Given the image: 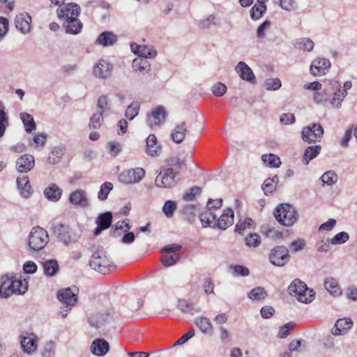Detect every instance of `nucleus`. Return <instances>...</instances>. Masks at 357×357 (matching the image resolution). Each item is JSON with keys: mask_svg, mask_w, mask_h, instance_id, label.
<instances>
[{"mask_svg": "<svg viewBox=\"0 0 357 357\" xmlns=\"http://www.w3.org/2000/svg\"><path fill=\"white\" fill-rule=\"evenodd\" d=\"M267 296V292L262 287H257L248 293V297L252 301L264 300Z\"/></svg>", "mask_w": 357, "mask_h": 357, "instance_id": "nucleus-39", "label": "nucleus"}, {"mask_svg": "<svg viewBox=\"0 0 357 357\" xmlns=\"http://www.w3.org/2000/svg\"><path fill=\"white\" fill-rule=\"evenodd\" d=\"M261 159L266 165L271 167H278L281 165L280 158L273 153L264 154Z\"/></svg>", "mask_w": 357, "mask_h": 357, "instance_id": "nucleus-41", "label": "nucleus"}, {"mask_svg": "<svg viewBox=\"0 0 357 357\" xmlns=\"http://www.w3.org/2000/svg\"><path fill=\"white\" fill-rule=\"evenodd\" d=\"M65 153V147L63 146H58L53 148L50 152L47 162L51 165H55L60 162Z\"/></svg>", "mask_w": 357, "mask_h": 357, "instance_id": "nucleus-33", "label": "nucleus"}, {"mask_svg": "<svg viewBox=\"0 0 357 357\" xmlns=\"http://www.w3.org/2000/svg\"><path fill=\"white\" fill-rule=\"evenodd\" d=\"M275 219L281 225L290 227L298 219V214L294 207L288 204H280L273 212Z\"/></svg>", "mask_w": 357, "mask_h": 357, "instance_id": "nucleus-4", "label": "nucleus"}, {"mask_svg": "<svg viewBox=\"0 0 357 357\" xmlns=\"http://www.w3.org/2000/svg\"><path fill=\"white\" fill-rule=\"evenodd\" d=\"M202 192L201 188L198 186H194L191 188L190 190H187L183 195V199L185 202H190L194 200L195 197L198 195H200Z\"/></svg>", "mask_w": 357, "mask_h": 357, "instance_id": "nucleus-46", "label": "nucleus"}, {"mask_svg": "<svg viewBox=\"0 0 357 357\" xmlns=\"http://www.w3.org/2000/svg\"><path fill=\"white\" fill-rule=\"evenodd\" d=\"M305 242L303 239L298 238L289 244V248L291 252H297L303 249Z\"/></svg>", "mask_w": 357, "mask_h": 357, "instance_id": "nucleus-60", "label": "nucleus"}, {"mask_svg": "<svg viewBox=\"0 0 357 357\" xmlns=\"http://www.w3.org/2000/svg\"><path fill=\"white\" fill-rule=\"evenodd\" d=\"M226 91H227V86L221 82H218V83L215 84L212 87L213 93L215 96H223L225 93Z\"/></svg>", "mask_w": 357, "mask_h": 357, "instance_id": "nucleus-61", "label": "nucleus"}, {"mask_svg": "<svg viewBox=\"0 0 357 357\" xmlns=\"http://www.w3.org/2000/svg\"><path fill=\"white\" fill-rule=\"evenodd\" d=\"M112 68H93L92 75L98 79H106L112 75Z\"/></svg>", "mask_w": 357, "mask_h": 357, "instance_id": "nucleus-48", "label": "nucleus"}, {"mask_svg": "<svg viewBox=\"0 0 357 357\" xmlns=\"http://www.w3.org/2000/svg\"><path fill=\"white\" fill-rule=\"evenodd\" d=\"M44 273L47 276H54L59 271V266L56 259H48L43 263Z\"/></svg>", "mask_w": 357, "mask_h": 357, "instance_id": "nucleus-32", "label": "nucleus"}, {"mask_svg": "<svg viewBox=\"0 0 357 357\" xmlns=\"http://www.w3.org/2000/svg\"><path fill=\"white\" fill-rule=\"evenodd\" d=\"M42 357H54L55 355V344L53 342H47L41 353Z\"/></svg>", "mask_w": 357, "mask_h": 357, "instance_id": "nucleus-57", "label": "nucleus"}, {"mask_svg": "<svg viewBox=\"0 0 357 357\" xmlns=\"http://www.w3.org/2000/svg\"><path fill=\"white\" fill-rule=\"evenodd\" d=\"M13 280L10 278V276L3 275L1 277V283L0 285V297L1 298H9L13 294H24V289L23 290H13Z\"/></svg>", "mask_w": 357, "mask_h": 357, "instance_id": "nucleus-11", "label": "nucleus"}, {"mask_svg": "<svg viewBox=\"0 0 357 357\" xmlns=\"http://www.w3.org/2000/svg\"><path fill=\"white\" fill-rule=\"evenodd\" d=\"M324 134V128L319 123H312L302 129L301 137L303 142L311 144L319 142Z\"/></svg>", "mask_w": 357, "mask_h": 357, "instance_id": "nucleus-8", "label": "nucleus"}, {"mask_svg": "<svg viewBox=\"0 0 357 357\" xmlns=\"http://www.w3.org/2000/svg\"><path fill=\"white\" fill-rule=\"evenodd\" d=\"M281 8L285 10L291 11L296 8L295 0H280Z\"/></svg>", "mask_w": 357, "mask_h": 357, "instance_id": "nucleus-62", "label": "nucleus"}, {"mask_svg": "<svg viewBox=\"0 0 357 357\" xmlns=\"http://www.w3.org/2000/svg\"><path fill=\"white\" fill-rule=\"evenodd\" d=\"M326 290L333 296L337 297L342 294V291L336 279L327 278L324 280Z\"/></svg>", "mask_w": 357, "mask_h": 357, "instance_id": "nucleus-27", "label": "nucleus"}, {"mask_svg": "<svg viewBox=\"0 0 357 357\" xmlns=\"http://www.w3.org/2000/svg\"><path fill=\"white\" fill-rule=\"evenodd\" d=\"M139 104L137 102H133L128 106L126 111V116L129 120H132L139 113Z\"/></svg>", "mask_w": 357, "mask_h": 357, "instance_id": "nucleus-49", "label": "nucleus"}, {"mask_svg": "<svg viewBox=\"0 0 357 357\" xmlns=\"http://www.w3.org/2000/svg\"><path fill=\"white\" fill-rule=\"evenodd\" d=\"M166 162L168 166L174 168L176 172H178L182 166L185 165L184 161L177 157H170L166 160Z\"/></svg>", "mask_w": 357, "mask_h": 357, "instance_id": "nucleus-55", "label": "nucleus"}, {"mask_svg": "<svg viewBox=\"0 0 357 357\" xmlns=\"http://www.w3.org/2000/svg\"><path fill=\"white\" fill-rule=\"evenodd\" d=\"M35 165L34 158L30 154H24L16 161V167L18 172L26 173L31 170Z\"/></svg>", "mask_w": 357, "mask_h": 357, "instance_id": "nucleus-17", "label": "nucleus"}, {"mask_svg": "<svg viewBox=\"0 0 357 357\" xmlns=\"http://www.w3.org/2000/svg\"><path fill=\"white\" fill-rule=\"evenodd\" d=\"M180 259V255L174 253L170 256H163L162 257V263L165 267L171 266L175 264Z\"/></svg>", "mask_w": 357, "mask_h": 357, "instance_id": "nucleus-54", "label": "nucleus"}, {"mask_svg": "<svg viewBox=\"0 0 357 357\" xmlns=\"http://www.w3.org/2000/svg\"><path fill=\"white\" fill-rule=\"evenodd\" d=\"M113 189V184L111 182H105L100 185L98 193V198L100 201L107 199L108 194Z\"/></svg>", "mask_w": 357, "mask_h": 357, "instance_id": "nucleus-45", "label": "nucleus"}, {"mask_svg": "<svg viewBox=\"0 0 357 357\" xmlns=\"http://www.w3.org/2000/svg\"><path fill=\"white\" fill-rule=\"evenodd\" d=\"M109 314L107 311L97 312L89 317L90 325L96 328L101 327L108 320Z\"/></svg>", "mask_w": 357, "mask_h": 357, "instance_id": "nucleus-28", "label": "nucleus"}, {"mask_svg": "<svg viewBox=\"0 0 357 357\" xmlns=\"http://www.w3.org/2000/svg\"><path fill=\"white\" fill-rule=\"evenodd\" d=\"M353 326V321L349 318L339 319L336 321L335 326L331 329L334 335H344Z\"/></svg>", "mask_w": 357, "mask_h": 357, "instance_id": "nucleus-20", "label": "nucleus"}, {"mask_svg": "<svg viewBox=\"0 0 357 357\" xmlns=\"http://www.w3.org/2000/svg\"><path fill=\"white\" fill-rule=\"evenodd\" d=\"M253 222V220L250 218H246L242 222H238L236 225L235 231L241 234L247 227H249Z\"/></svg>", "mask_w": 357, "mask_h": 357, "instance_id": "nucleus-64", "label": "nucleus"}, {"mask_svg": "<svg viewBox=\"0 0 357 357\" xmlns=\"http://www.w3.org/2000/svg\"><path fill=\"white\" fill-rule=\"evenodd\" d=\"M109 349V343L104 339H96L91 345V351L96 356H105Z\"/></svg>", "mask_w": 357, "mask_h": 357, "instance_id": "nucleus-22", "label": "nucleus"}, {"mask_svg": "<svg viewBox=\"0 0 357 357\" xmlns=\"http://www.w3.org/2000/svg\"><path fill=\"white\" fill-rule=\"evenodd\" d=\"M245 244L250 248H256L260 244V236L255 233L250 234L245 238Z\"/></svg>", "mask_w": 357, "mask_h": 357, "instance_id": "nucleus-52", "label": "nucleus"}, {"mask_svg": "<svg viewBox=\"0 0 357 357\" xmlns=\"http://www.w3.org/2000/svg\"><path fill=\"white\" fill-rule=\"evenodd\" d=\"M237 70V73L239 75L240 77L243 79L249 82L251 84L256 83L255 76L252 70V68H236Z\"/></svg>", "mask_w": 357, "mask_h": 357, "instance_id": "nucleus-42", "label": "nucleus"}, {"mask_svg": "<svg viewBox=\"0 0 357 357\" xmlns=\"http://www.w3.org/2000/svg\"><path fill=\"white\" fill-rule=\"evenodd\" d=\"M89 265L93 269L103 275L108 274L115 268L106 255L104 249L100 246L95 248L89 261Z\"/></svg>", "mask_w": 357, "mask_h": 357, "instance_id": "nucleus-2", "label": "nucleus"}, {"mask_svg": "<svg viewBox=\"0 0 357 357\" xmlns=\"http://www.w3.org/2000/svg\"><path fill=\"white\" fill-rule=\"evenodd\" d=\"M10 278H12V280H13V290H16V291H18L19 290H23L24 289V293H26V291H27L28 289V284L27 282H23L20 279H19L16 275H11L10 276Z\"/></svg>", "mask_w": 357, "mask_h": 357, "instance_id": "nucleus-59", "label": "nucleus"}, {"mask_svg": "<svg viewBox=\"0 0 357 357\" xmlns=\"http://www.w3.org/2000/svg\"><path fill=\"white\" fill-rule=\"evenodd\" d=\"M211 211V210L208 208V210L206 211L200 213L199 219L203 227H210L215 228L216 224V217Z\"/></svg>", "mask_w": 357, "mask_h": 357, "instance_id": "nucleus-30", "label": "nucleus"}, {"mask_svg": "<svg viewBox=\"0 0 357 357\" xmlns=\"http://www.w3.org/2000/svg\"><path fill=\"white\" fill-rule=\"evenodd\" d=\"M349 240V234L347 232L341 231L337 234L330 240L331 245H340L344 243Z\"/></svg>", "mask_w": 357, "mask_h": 357, "instance_id": "nucleus-53", "label": "nucleus"}, {"mask_svg": "<svg viewBox=\"0 0 357 357\" xmlns=\"http://www.w3.org/2000/svg\"><path fill=\"white\" fill-rule=\"evenodd\" d=\"M187 124L182 121L176 124L171 133L172 139L176 144L181 143L185 139V135L188 132Z\"/></svg>", "mask_w": 357, "mask_h": 357, "instance_id": "nucleus-23", "label": "nucleus"}, {"mask_svg": "<svg viewBox=\"0 0 357 357\" xmlns=\"http://www.w3.org/2000/svg\"><path fill=\"white\" fill-rule=\"evenodd\" d=\"M231 268L233 269V275L234 276H242L245 277L250 274V271L248 268L245 266L241 265H235L231 266Z\"/></svg>", "mask_w": 357, "mask_h": 357, "instance_id": "nucleus-56", "label": "nucleus"}, {"mask_svg": "<svg viewBox=\"0 0 357 357\" xmlns=\"http://www.w3.org/2000/svg\"><path fill=\"white\" fill-rule=\"evenodd\" d=\"M314 44L312 40L306 38H301L295 41L294 47L300 50L310 52L313 50Z\"/></svg>", "mask_w": 357, "mask_h": 357, "instance_id": "nucleus-38", "label": "nucleus"}, {"mask_svg": "<svg viewBox=\"0 0 357 357\" xmlns=\"http://www.w3.org/2000/svg\"><path fill=\"white\" fill-rule=\"evenodd\" d=\"M17 185L20 195L23 197L28 198L31 195L33 190L27 176L18 177L17 178Z\"/></svg>", "mask_w": 357, "mask_h": 357, "instance_id": "nucleus-26", "label": "nucleus"}, {"mask_svg": "<svg viewBox=\"0 0 357 357\" xmlns=\"http://www.w3.org/2000/svg\"><path fill=\"white\" fill-rule=\"evenodd\" d=\"M69 202L73 205L82 208H86L89 205L86 192L81 189L76 190L70 195Z\"/></svg>", "mask_w": 357, "mask_h": 357, "instance_id": "nucleus-15", "label": "nucleus"}, {"mask_svg": "<svg viewBox=\"0 0 357 357\" xmlns=\"http://www.w3.org/2000/svg\"><path fill=\"white\" fill-rule=\"evenodd\" d=\"M178 172L174 168L162 169L155 179V185L158 188H173L179 181Z\"/></svg>", "mask_w": 357, "mask_h": 357, "instance_id": "nucleus-7", "label": "nucleus"}, {"mask_svg": "<svg viewBox=\"0 0 357 357\" xmlns=\"http://www.w3.org/2000/svg\"><path fill=\"white\" fill-rule=\"evenodd\" d=\"M321 181L323 184L331 185L337 182V176L334 172L328 171L322 175Z\"/></svg>", "mask_w": 357, "mask_h": 357, "instance_id": "nucleus-47", "label": "nucleus"}, {"mask_svg": "<svg viewBox=\"0 0 357 357\" xmlns=\"http://www.w3.org/2000/svg\"><path fill=\"white\" fill-rule=\"evenodd\" d=\"M103 120H104V119H103L102 112H99L96 114H93L89 120V128L93 129V130L99 129L102 126Z\"/></svg>", "mask_w": 357, "mask_h": 357, "instance_id": "nucleus-43", "label": "nucleus"}, {"mask_svg": "<svg viewBox=\"0 0 357 357\" xmlns=\"http://www.w3.org/2000/svg\"><path fill=\"white\" fill-rule=\"evenodd\" d=\"M321 147L320 145L310 146L307 147L304 151L302 162L305 165H307L310 161L314 159L320 153Z\"/></svg>", "mask_w": 357, "mask_h": 357, "instance_id": "nucleus-31", "label": "nucleus"}, {"mask_svg": "<svg viewBox=\"0 0 357 357\" xmlns=\"http://www.w3.org/2000/svg\"><path fill=\"white\" fill-rule=\"evenodd\" d=\"M178 307L182 312L186 313L194 314L200 311L199 307H195L193 304L188 303L185 300H179Z\"/></svg>", "mask_w": 357, "mask_h": 357, "instance_id": "nucleus-44", "label": "nucleus"}, {"mask_svg": "<svg viewBox=\"0 0 357 357\" xmlns=\"http://www.w3.org/2000/svg\"><path fill=\"white\" fill-rule=\"evenodd\" d=\"M290 259V255L289 254L288 249L283 246H277L273 248L269 255L270 262L278 266H283Z\"/></svg>", "mask_w": 357, "mask_h": 357, "instance_id": "nucleus-10", "label": "nucleus"}, {"mask_svg": "<svg viewBox=\"0 0 357 357\" xmlns=\"http://www.w3.org/2000/svg\"><path fill=\"white\" fill-rule=\"evenodd\" d=\"M44 194L48 200L56 202L61 198L62 190L57 185L53 183L45 190Z\"/></svg>", "mask_w": 357, "mask_h": 357, "instance_id": "nucleus-29", "label": "nucleus"}, {"mask_svg": "<svg viewBox=\"0 0 357 357\" xmlns=\"http://www.w3.org/2000/svg\"><path fill=\"white\" fill-rule=\"evenodd\" d=\"M161 150L162 147L158 144L155 135H149L146 139V153L150 156L157 157L160 154Z\"/></svg>", "mask_w": 357, "mask_h": 357, "instance_id": "nucleus-25", "label": "nucleus"}, {"mask_svg": "<svg viewBox=\"0 0 357 357\" xmlns=\"http://www.w3.org/2000/svg\"><path fill=\"white\" fill-rule=\"evenodd\" d=\"M176 209V202L171 201V200H168V201L165 202V203L162 207V211L167 218L172 217Z\"/></svg>", "mask_w": 357, "mask_h": 357, "instance_id": "nucleus-51", "label": "nucleus"}, {"mask_svg": "<svg viewBox=\"0 0 357 357\" xmlns=\"http://www.w3.org/2000/svg\"><path fill=\"white\" fill-rule=\"evenodd\" d=\"M287 291L290 295L296 297L300 302L311 303L314 298V291L309 289L307 284L300 279H295L288 287Z\"/></svg>", "mask_w": 357, "mask_h": 357, "instance_id": "nucleus-3", "label": "nucleus"}, {"mask_svg": "<svg viewBox=\"0 0 357 357\" xmlns=\"http://www.w3.org/2000/svg\"><path fill=\"white\" fill-rule=\"evenodd\" d=\"M281 85V82L278 78H268L264 82V87L266 90L275 91L279 89Z\"/></svg>", "mask_w": 357, "mask_h": 357, "instance_id": "nucleus-50", "label": "nucleus"}, {"mask_svg": "<svg viewBox=\"0 0 357 357\" xmlns=\"http://www.w3.org/2000/svg\"><path fill=\"white\" fill-rule=\"evenodd\" d=\"M130 49L135 54L146 59H152L157 55L156 50L153 47H149L146 45H139L135 43H131Z\"/></svg>", "mask_w": 357, "mask_h": 357, "instance_id": "nucleus-16", "label": "nucleus"}, {"mask_svg": "<svg viewBox=\"0 0 357 357\" xmlns=\"http://www.w3.org/2000/svg\"><path fill=\"white\" fill-rule=\"evenodd\" d=\"M117 40V37L112 32L105 31L100 34L97 39L98 44L103 46H109L113 45Z\"/></svg>", "mask_w": 357, "mask_h": 357, "instance_id": "nucleus-34", "label": "nucleus"}, {"mask_svg": "<svg viewBox=\"0 0 357 357\" xmlns=\"http://www.w3.org/2000/svg\"><path fill=\"white\" fill-rule=\"evenodd\" d=\"M26 335L21 336V346L24 351L27 354H32L36 351V337L33 334H26Z\"/></svg>", "mask_w": 357, "mask_h": 357, "instance_id": "nucleus-24", "label": "nucleus"}, {"mask_svg": "<svg viewBox=\"0 0 357 357\" xmlns=\"http://www.w3.org/2000/svg\"><path fill=\"white\" fill-rule=\"evenodd\" d=\"M234 223V211L231 208H227L223 211L222 215L216 220L215 227L220 229H226Z\"/></svg>", "mask_w": 357, "mask_h": 357, "instance_id": "nucleus-19", "label": "nucleus"}, {"mask_svg": "<svg viewBox=\"0 0 357 357\" xmlns=\"http://www.w3.org/2000/svg\"><path fill=\"white\" fill-rule=\"evenodd\" d=\"M330 240L329 239H321L317 243L316 247L317 251L319 252H326L330 249Z\"/></svg>", "mask_w": 357, "mask_h": 357, "instance_id": "nucleus-63", "label": "nucleus"}, {"mask_svg": "<svg viewBox=\"0 0 357 357\" xmlns=\"http://www.w3.org/2000/svg\"><path fill=\"white\" fill-rule=\"evenodd\" d=\"M56 296L60 302L69 307L75 305L77 301V294L69 287L58 291Z\"/></svg>", "mask_w": 357, "mask_h": 357, "instance_id": "nucleus-14", "label": "nucleus"}, {"mask_svg": "<svg viewBox=\"0 0 357 357\" xmlns=\"http://www.w3.org/2000/svg\"><path fill=\"white\" fill-rule=\"evenodd\" d=\"M167 114L162 106L155 107L151 114H148L146 123L150 128L160 126L165 122Z\"/></svg>", "mask_w": 357, "mask_h": 357, "instance_id": "nucleus-12", "label": "nucleus"}, {"mask_svg": "<svg viewBox=\"0 0 357 357\" xmlns=\"http://www.w3.org/2000/svg\"><path fill=\"white\" fill-rule=\"evenodd\" d=\"M52 229L58 241L65 245L74 244L77 243L80 238L79 234L74 231L69 226L61 223L54 224Z\"/></svg>", "mask_w": 357, "mask_h": 357, "instance_id": "nucleus-5", "label": "nucleus"}, {"mask_svg": "<svg viewBox=\"0 0 357 357\" xmlns=\"http://www.w3.org/2000/svg\"><path fill=\"white\" fill-rule=\"evenodd\" d=\"M31 17L27 13L17 15L15 20L16 28L23 33L31 30Z\"/></svg>", "mask_w": 357, "mask_h": 357, "instance_id": "nucleus-21", "label": "nucleus"}, {"mask_svg": "<svg viewBox=\"0 0 357 357\" xmlns=\"http://www.w3.org/2000/svg\"><path fill=\"white\" fill-rule=\"evenodd\" d=\"M195 324L197 327L204 333L212 334L213 326L210 320L206 317H200L196 319Z\"/></svg>", "mask_w": 357, "mask_h": 357, "instance_id": "nucleus-40", "label": "nucleus"}, {"mask_svg": "<svg viewBox=\"0 0 357 357\" xmlns=\"http://www.w3.org/2000/svg\"><path fill=\"white\" fill-rule=\"evenodd\" d=\"M112 222V213L109 211L100 213L96 218L97 227L94 229L93 234L98 236L103 230L108 229Z\"/></svg>", "mask_w": 357, "mask_h": 357, "instance_id": "nucleus-13", "label": "nucleus"}, {"mask_svg": "<svg viewBox=\"0 0 357 357\" xmlns=\"http://www.w3.org/2000/svg\"><path fill=\"white\" fill-rule=\"evenodd\" d=\"M145 176V170L142 167H136L121 172L119 175L121 183L126 185L139 183Z\"/></svg>", "mask_w": 357, "mask_h": 357, "instance_id": "nucleus-9", "label": "nucleus"}, {"mask_svg": "<svg viewBox=\"0 0 357 357\" xmlns=\"http://www.w3.org/2000/svg\"><path fill=\"white\" fill-rule=\"evenodd\" d=\"M279 181V178L277 175L274 176L272 178H266L261 188L266 195H268L269 194H272L276 189V184Z\"/></svg>", "mask_w": 357, "mask_h": 357, "instance_id": "nucleus-36", "label": "nucleus"}, {"mask_svg": "<svg viewBox=\"0 0 357 357\" xmlns=\"http://www.w3.org/2000/svg\"><path fill=\"white\" fill-rule=\"evenodd\" d=\"M20 119L24 124V129L26 132L30 133L36 129V125L33 117L26 112L20 114Z\"/></svg>", "mask_w": 357, "mask_h": 357, "instance_id": "nucleus-35", "label": "nucleus"}, {"mask_svg": "<svg viewBox=\"0 0 357 357\" xmlns=\"http://www.w3.org/2000/svg\"><path fill=\"white\" fill-rule=\"evenodd\" d=\"M50 241L47 231L40 227L32 228L29 235V248L30 250L39 251L43 250Z\"/></svg>", "mask_w": 357, "mask_h": 357, "instance_id": "nucleus-6", "label": "nucleus"}, {"mask_svg": "<svg viewBox=\"0 0 357 357\" xmlns=\"http://www.w3.org/2000/svg\"><path fill=\"white\" fill-rule=\"evenodd\" d=\"M331 85H332L333 88L334 89H335V91L334 92L333 100L338 101L337 107H339L341 105V102L347 96V90H349L351 88L352 84L350 81H347V82H344L343 89H341L340 88V85L336 81L332 82Z\"/></svg>", "mask_w": 357, "mask_h": 357, "instance_id": "nucleus-18", "label": "nucleus"}, {"mask_svg": "<svg viewBox=\"0 0 357 357\" xmlns=\"http://www.w3.org/2000/svg\"><path fill=\"white\" fill-rule=\"evenodd\" d=\"M80 7L75 3H68L60 6L56 10V15L60 20H63V26L66 33L77 34L82 29V23L78 19Z\"/></svg>", "mask_w": 357, "mask_h": 357, "instance_id": "nucleus-1", "label": "nucleus"}, {"mask_svg": "<svg viewBox=\"0 0 357 357\" xmlns=\"http://www.w3.org/2000/svg\"><path fill=\"white\" fill-rule=\"evenodd\" d=\"M97 105L102 110L101 112H103L110 109V100L107 96H100L98 98Z\"/></svg>", "mask_w": 357, "mask_h": 357, "instance_id": "nucleus-58", "label": "nucleus"}, {"mask_svg": "<svg viewBox=\"0 0 357 357\" xmlns=\"http://www.w3.org/2000/svg\"><path fill=\"white\" fill-rule=\"evenodd\" d=\"M266 10L267 7L265 3H258L257 1V3L251 8L250 11V17L254 20H259L266 13Z\"/></svg>", "mask_w": 357, "mask_h": 357, "instance_id": "nucleus-37", "label": "nucleus"}]
</instances>
